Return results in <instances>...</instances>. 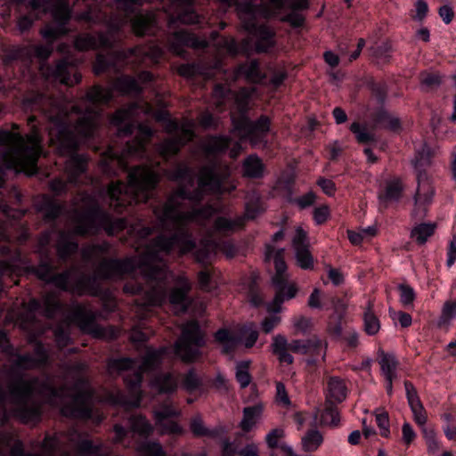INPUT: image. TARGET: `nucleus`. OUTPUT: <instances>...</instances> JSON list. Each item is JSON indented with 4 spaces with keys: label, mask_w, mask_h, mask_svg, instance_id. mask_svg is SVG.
<instances>
[{
    "label": "nucleus",
    "mask_w": 456,
    "mask_h": 456,
    "mask_svg": "<svg viewBox=\"0 0 456 456\" xmlns=\"http://www.w3.org/2000/svg\"><path fill=\"white\" fill-rule=\"evenodd\" d=\"M141 456H166L161 444L156 442H145L136 447Z\"/></svg>",
    "instance_id": "42"
},
{
    "label": "nucleus",
    "mask_w": 456,
    "mask_h": 456,
    "mask_svg": "<svg viewBox=\"0 0 456 456\" xmlns=\"http://www.w3.org/2000/svg\"><path fill=\"white\" fill-rule=\"evenodd\" d=\"M436 227L434 223L419 224L413 227L411 232V237L418 243L424 244L433 235Z\"/></svg>",
    "instance_id": "38"
},
{
    "label": "nucleus",
    "mask_w": 456,
    "mask_h": 456,
    "mask_svg": "<svg viewBox=\"0 0 456 456\" xmlns=\"http://www.w3.org/2000/svg\"><path fill=\"white\" fill-rule=\"evenodd\" d=\"M229 175H217L216 168L206 167L200 169L195 181L193 171L185 164L179 165L174 171L168 172L170 180L178 182L179 188L162 206L154 209V213L163 229L171 235L160 234L140 256L121 260L103 258L106 247L88 246L83 248L82 256L86 261H100L96 269V278H118L124 274L141 275L145 287L141 284L127 283L124 289L132 294H140L134 305L139 319L146 318L151 307L161 305L167 296V287L173 284L169 294V303L175 314L183 313L189 305L187 294L191 283L184 275L175 276L167 272L162 256L177 248L182 254L194 249L195 243L187 232V225L192 223L203 224L216 209L210 206L198 209L195 204L208 193H223L225 190L222 182Z\"/></svg>",
    "instance_id": "1"
},
{
    "label": "nucleus",
    "mask_w": 456,
    "mask_h": 456,
    "mask_svg": "<svg viewBox=\"0 0 456 456\" xmlns=\"http://www.w3.org/2000/svg\"><path fill=\"white\" fill-rule=\"evenodd\" d=\"M200 385V379L198 378V376L194 373V371L190 370L184 379L183 387L188 392H192V391L198 389Z\"/></svg>",
    "instance_id": "62"
},
{
    "label": "nucleus",
    "mask_w": 456,
    "mask_h": 456,
    "mask_svg": "<svg viewBox=\"0 0 456 456\" xmlns=\"http://www.w3.org/2000/svg\"><path fill=\"white\" fill-rule=\"evenodd\" d=\"M284 436V429L281 428H273L265 436V442L268 447L273 449L278 447V441Z\"/></svg>",
    "instance_id": "60"
},
{
    "label": "nucleus",
    "mask_w": 456,
    "mask_h": 456,
    "mask_svg": "<svg viewBox=\"0 0 456 456\" xmlns=\"http://www.w3.org/2000/svg\"><path fill=\"white\" fill-rule=\"evenodd\" d=\"M309 346L308 339H296L288 343L287 338L279 334L273 338L272 351L278 356L280 362L291 364L294 359L289 351L290 350L297 354H307Z\"/></svg>",
    "instance_id": "18"
},
{
    "label": "nucleus",
    "mask_w": 456,
    "mask_h": 456,
    "mask_svg": "<svg viewBox=\"0 0 456 456\" xmlns=\"http://www.w3.org/2000/svg\"><path fill=\"white\" fill-rule=\"evenodd\" d=\"M403 185L399 179H394L387 183L385 192L379 196L381 202L398 200L403 191Z\"/></svg>",
    "instance_id": "40"
},
{
    "label": "nucleus",
    "mask_w": 456,
    "mask_h": 456,
    "mask_svg": "<svg viewBox=\"0 0 456 456\" xmlns=\"http://www.w3.org/2000/svg\"><path fill=\"white\" fill-rule=\"evenodd\" d=\"M257 211L251 209L248 204L246 206V212L244 216H238L233 220L219 217L215 222V229L220 232H233L242 227L245 219H254L256 216Z\"/></svg>",
    "instance_id": "24"
},
{
    "label": "nucleus",
    "mask_w": 456,
    "mask_h": 456,
    "mask_svg": "<svg viewBox=\"0 0 456 456\" xmlns=\"http://www.w3.org/2000/svg\"><path fill=\"white\" fill-rule=\"evenodd\" d=\"M350 130L355 134L357 141L361 143H367L374 141V134L369 132L365 126L357 122L351 125Z\"/></svg>",
    "instance_id": "51"
},
{
    "label": "nucleus",
    "mask_w": 456,
    "mask_h": 456,
    "mask_svg": "<svg viewBox=\"0 0 456 456\" xmlns=\"http://www.w3.org/2000/svg\"><path fill=\"white\" fill-rule=\"evenodd\" d=\"M410 408L412 411V414H413V419L415 420V422L419 426L421 427V429L423 428H427L425 425L427 423V413H426V411L423 407V404L421 403V402L418 403H415V404H412V405H410Z\"/></svg>",
    "instance_id": "57"
},
{
    "label": "nucleus",
    "mask_w": 456,
    "mask_h": 456,
    "mask_svg": "<svg viewBox=\"0 0 456 456\" xmlns=\"http://www.w3.org/2000/svg\"><path fill=\"white\" fill-rule=\"evenodd\" d=\"M376 422L380 430V435L388 437L390 435L389 417L388 413L383 409H377L374 411Z\"/></svg>",
    "instance_id": "48"
},
{
    "label": "nucleus",
    "mask_w": 456,
    "mask_h": 456,
    "mask_svg": "<svg viewBox=\"0 0 456 456\" xmlns=\"http://www.w3.org/2000/svg\"><path fill=\"white\" fill-rule=\"evenodd\" d=\"M423 437L427 444L428 453L434 455L436 454L442 448L441 443L436 438V434L433 428H422Z\"/></svg>",
    "instance_id": "43"
},
{
    "label": "nucleus",
    "mask_w": 456,
    "mask_h": 456,
    "mask_svg": "<svg viewBox=\"0 0 456 456\" xmlns=\"http://www.w3.org/2000/svg\"><path fill=\"white\" fill-rule=\"evenodd\" d=\"M308 345L310 346L308 348V353L315 356H322L324 360L327 349V343L322 341L317 338H312L308 339Z\"/></svg>",
    "instance_id": "53"
},
{
    "label": "nucleus",
    "mask_w": 456,
    "mask_h": 456,
    "mask_svg": "<svg viewBox=\"0 0 456 456\" xmlns=\"http://www.w3.org/2000/svg\"><path fill=\"white\" fill-rule=\"evenodd\" d=\"M166 354L167 349L163 347L159 350H148L142 359L121 358L110 361L108 363L109 371L111 374H122L129 392V395L117 392L111 395L110 401L114 404L126 407H138L141 402L140 387L142 373L158 366Z\"/></svg>",
    "instance_id": "6"
},
{
    "label": "nucleus",
    "mask_w": 456,
    "mask_h": 456,
    "mask_svg": "<svg viewBox=\"0 0 456 456\" xmlns=\"http://www.w3.org/2000/svg\"><path fill=\"white\" fill-rule=\"evenodd\" d=\"M155 22V15L151 12H140L134 16L132 20V28H147L153 26Z\"/></svg>",
    "instance_id": "47"
},
{
    "label": "nucleus",
    "mask_w": 456,
    "mask_h": 456,
    "mask_svg": "<svg viewBox=\"0 0 456 456\" xmlns=\"http://www.w3.org/2000/svg\"><path fill=\"white\" fill-rule=\"evenodd\" d=\"M184 46L195 49L205 48L208 46V42L187 35L186 30H176L173 35L172 42L169 44L168 48L176 55H183Z\"/></svg>",
    "instance_id": "22"
},
{
    "label": "nucleus",
    "mask_w": 456,
    "mask_h": 456,
    "mask_svg": "<svg viewBox=\"0 0 456 456\" xmlns=\"http://www.w3.org/2000/svg\"><path fill=\"white\" fill-rule=\"evenodd\" d=\"M363 324L364 330L370 336L377 334L380 329L379 320L373 313V304L371 301H368L367 307L364 311Z\"/></svg>",
    "instance_id": "35"
},
{
    "label": "nucleus",
    "mask_w": 456,
    "mask_h": 456,
    "mask_svg": "<svg viewBox=\"0 0 456 456\" xmlns=\"http://www.w3.org/2000/svg\"><path fill=\"white\" fill-rule=\"evenodd\" d=\"M47 77H53L54 80L66 86H73L81 80V76L77 73H74L72 77L70 76L69 64L66 60L58 62L51 74H47Z\"/></svg>",
    "instance_id": "26"
},
{
    "label": "nucleus",
    "mask_w": 456,
    "mask_h": 456,
    "mask_svg": "<svg viewBox=\"0 0 456 456\" xmlns=\"http://www.w3.org/2000/svg\"><path fill=\"white\" fill-rule=\"evenodd\" d=\"M201 146L206 155H216L230 148L232 142L224 136L208 137L202 142Z\"/></svg>",
    "instance_id": "31"
},
{
    "label": "nucleus",
    "mask_w": 456,
    "mask_h": 456,
    "mask_svg": "<svg viewBox=\"0 0 456 456\" xmlns=\"http://www.w3.org/2000/svg\"><path fill=\"white\" fill-rule=\"evenodd\" d=\"M125 226L126 221L124 219L112 220L108 214L99 209H94L77 217L72 232L76 235H86L94 233L100 228H102L109 234H114L123 230Z\"/></svg>",
    "instance_id": "13"
},
{
    "label": "nucleus",
    "mask_w": 456,
    "mask_h": 456,
    "mask_svg": "<svg viewBox=\"0 0 456 456\" xmlns=\"http://www.w3.org/2000/svg\"><path fill=\"white\" fill-rule=\"evenodd\" d=\"M250 34L240 44L232 38L224 37L217 42L219 52L226 51L231 55L238 53L248 54L252 52H267L273 45V35L272 30H252Z\"/></svg>",
    "instance_id": "12"
},
{
    "label": "nucleus",
    "mask_w": 456,
    "mask_h": 456,
    "mask_svg": "<svg viewBox=\"0 0 456 456\" xmlns=\"http://www.w3.org/2000/svg\"><path fill=\"white\" fill-rule=\"evenodd\" d=\"M10 391L17 403V414L24 421L37 419L40 414L39 397L61 407L64 415L89 419L92 417V389L88 382L79 379L72 388L56 390L52 380L20 379L14 381Z\"/></svg>",
    "instance_id": "3"
},
{
    "label": "nucleus",
    "mask_w": 456,
    "mask_h": 456,
    "mask_svg": "<svg viewBox=\"0 0 456 456\" xmlns=\"http://www.w3.org/2000/svg\"><path fill=\"white\" fill-rule=\"evenodd\" d=\"M249 365V361H243L237 363L235 375L241 387H248L251 382V376L248 372Z\"/></svg>",
    "instance_id": "46"
},
{
    "label": "nucleus",
    "mask_w": 456,
    "mask_h": 456,
    "mask_svg": "<svg viewBox=\"0 0 456 456\" xmlns=\"http://www.w3.org/2000/svg\"><path fill=\"white\" fill-rule=\"evenodd\" d=\"M263 411L264 405L260 402L255 403L252 406L244 408L243 418L240 423V428L245 432L252 430L253 428L260 420Z\"/></svg>",
    "instance_id": "28"
},
{
    "label": "nucleus",
    "mask_w": 456,
    "mask_h": 456,
    "mask_svg": "<svg viewBox=\"0 0 456 456\" xmlns=\"http://www.w3.org/2000/svg\"><path fill=\"white\" fill-rule=\"evenodd\" d=\"M53 21L59 26H65L71 18L68 0H50L48 8Z\"/></svg>",
    "instance_id": "25"
},
{
    "label": "nucleus",
    "mask_w": 456,
    "mask_h": 456,
    "mask_svg": "<svg viewBox=\"0 0 456 456\" xmlns=\"http://www.w3.org/2000/svg\"><path fill=\"white\" fill-rule=\"evenodd\" d=\"M131 54H145L153 62H158L163 54V50L159 45H153L148 50H142L141 48L131 50Z\"/></svg>",
    "instance_id": "56"
},
{
    "label": "nucleus",
    "mask_w": 456,
    "mask_h": 456,
    "mask_svg": "<svg viewBox=\"0 0 456 456\" xmlns=\"http://www.w3.org/2000/svg\"><path fill=\"white\" fill-rule=\"evenodd\" d=\"M142 112L144 115L152 114L158 121H166V130L168 133H175L176 137L168 139L160 143L158 147L159 153L168 159L176 154L180 148L193 138L194 122L184 120L178 124L175 120L167 119V113L165 111H155L148 103L133 104L126 110H118L110 119V123L118 126V135L128 134L134 132V118Z\"/></svg>",
    "instance_id": "4"
},
{
    "label": "nucleus",
    "mask_w": 456,
    "mask_h": 456,
    "mask_svg": "<svg viewBox=\"0 0 456 456\" xmlns=\"http://www.w3.org/2000/svg\"><path fill=\"white\" fill-rule=\"evenodd\" d=\"M216 340L223 346V351L229 353L234 349L239 344H242L245 347H252L258 338V332L254 324L245 325L240 330L238 335L229 332L225 329L219 330L215 335Z\"/></svg>",
    "instance_id": "15"
},
{
    "label": "nucleus",
    "mask_w": 456,
    "mask_h": 456,
    "mask_svg": "<svg viewBox=\"0 0 456 456\" xmlns=\"http://www.w3.org/2000/svg\"><path fill=\"white\" fill-rule=\"evenodd\" d=\"M112 98V89L95 86L91 88L81 102L86 109L71 104L65 100L53 102L46 112L49 119L48 135L50 144L56 147L61 155H69L66 172L69 182L77 183V177L86 167L83 155L74 154L77 145L95 135L100 124L97 104L106 103Z\"/></svg>",
    "instance_id": "2"
},
{
    "label": "nucleus",
    "mask_w": 456,
    "mask_h": 456,
    "mask_svg": "<svg viewBox=\"0 0 456 456\" xmlns=\"http://www.w3.org/2000/svg\"><path fill=\"white\" fill-rule=\"evenodd\" d=\"M389 315L395 322L400 323L403 328L409 327L411 324L412 319L409 314L403 312H396L389 309Z\"/></svg>",
    "instance_id": "61"
},
{
    "label": "nucleus",
    "mask_w": 456,
    "mask_h": 456,
    "mask_svg": "<svg viewBox=\"0 0 456 456\" xmlns=\"http://www.w3.org/2000/svg\"><path fill=\"white\" fill-rule=\"evenodd\" d=\"M291 246L297 266L303 270H312L314 265V256L310 252L308 233L302 226L296 227Z\"/></svg>",
    "instance_id": "17"
},
{
    "label": "nucleus",
    "mask_w": 456,
    "mask_h": 456,
    "mask_svg": "<svg viewBox=\"0 0 456 456\" xmlns=\"http://www.w3.org/2000/svg\"><path fill=\"white\" fill-rule=\"evenodd\" d=\"M46 361V354L41 346L37 349V357L32 358L28 354L21 355L19 358V363L21 366L31 368L38 366Z\"/></svg>",
    "instance_id": "44"
},
{
    "label": "nucleus",
    "mask_w": 456,
    "mask_h": 456,
    "mask_svg": "<svg viewBox=\"0 0 456 456\" xmlns=\"http://www.w3.org/2000/svg\"><path fill=\"white\" fill-rule=\"evenodd\" d=\"M284 248H275L267 245L265 249V259L273 260L275 273L272 277V285L274 289V297L267 305V311L270 314H278L282 310V305L295 298L299 291L297 284L289 281L290 275L287 272V265L283 258Z\"/></svg>",
    "instance_id": "9"
},
{
    "label": "nucleus",
    "mask_w": 456,
    "mask_h": 456,
    "mask_svg": "<svg viewBox=\"0 0 456 456\" xmlns=\"http://www.w3.org/2000/svg\"><path fill=\"white\" fill-rule=\"evenodd\" d=\"M115 31L103 30L95 35L83 34L76 38L75 48L78 51H88L110 46L114 41Z\"/></svg>",
    "instance_id": "20"
},
{
    "label": "nucleus",
    "mask_w": 456,
    "mask_h": 456,
    "mask_svg": "<svg viewBox=\"0 0 456 456\" xmlns=\"http://www.w3.org/2000/svg\"><path fill=\"white\" fill-rule=\"evenodd\" d=\"M240 77H244L247 81L251 83H260L264 78L259 70L258 63L256 61H251L238 67L235 72V78Z\"/></svg>",
    "instance_id": "32"
},
{
    "label": "nucleus",
    "mask_w": 456,
    "mask_h": 456,
    "mask_svg": "<svg viewBox=\"0 0 456 456\" xmlns=\"http://www.w3.org/2000/svg\"><path fill=\"white\" fill-rule=\"evenodd\" d=\"M432 155L433 151L431 149L427 144L422 145L421 149L416 152V157L413 160L414 167L418 168L429 164Z\"/></svg>",
    "instance_id": "54"
},
{
    "label": "nucleus",
    "mask_w": 456,
    "mask_h": 456,
    "mask_svg": "<svg viewBox=\"0 0 456 456\" xmlns=\"http://www.w3.org/2000/svg\"><path fill=\"white\" fill-rule=\"evenodd\" d=\"M156 165L147 164L132 169L128 174V183H111L108 188L110 205L117 211L132 203L147 201L159 182Z\"/></svg>",
    "instance_id": "8"
},
{
    "label": "nucleus",
    "mask_w": 456,
    "mask_h": 456,
    "mask_svg": "<svg viewBox=\"0 0 456 456\" xmlns=\"http://www.w3.org/2000/svg\"><path fill=\"white\" fill-rule=\"evenodd\" d=\"M77 449L79 451L80 456H90L93 454L100 453L101 447L100 445H94L93 443L87 439L82 440L77 444Z\"/></svg>",
    "instance_id": "58"
},
{
    "label": "nucleus",
    "mask_w": 456,
    "mask_h": 456,
    "mask_svg": "<svg viewBox=\"0 0 456 456\" xmlns=\"http://www.w3.org/2000/svg\"><path fill=\"white\" fill-rule=\"evenodd\" d=\"M77 248V243L73 241L71 239H67L64 234H61L60 240L58 241L57 250L59 256L64 258L76 251Z\"/></svg>",
    "instance_id": "49"
},
{
    "label": "nucleus",
    "mask_w": 456,
    "mask_h": 456,
    "mask_svg": "<svg viewBox=\"0 0 456 456\" xmlns=\"http://www.w3.org/2000/svg\"><path fill=\"white\" fill-rule=\"evenodd\" d=\"M456 318V301H446L442 308V314L439 320V325L448 324Z\"/></svg>",
    "instance_id": "50"
},
{
    "label": "nucleus",
    "mask_w": 456,
    "mask_h": 456,
    "mask_svg": "<svg viewBox=\"0 0 456 456\" xmlns=\"http://www.w3.org/2000/svg\"><path fill=\"white\" fill-rule=\"evenodd\" d=\"M131 430L140 436L147 437L152 431V425L142 415L132 416L129 419Z\"/></svg>",
    "instance_id": "36"
},
{
    "label": "nucleus",
    "mask_w": 456,
    "mask_h": 456,
    "mask_svg": "<svg viewBox=\"0 0 456 456\" xmlns=\"http://www.w3.org/2000/svg\"><path fill=\"white\" fill-rule=\"evenodd\" d=\"M72 318L84 332L91 334L94 338L111 339L117 337L115 329L98 325L94 321V313L84 305H75Z\"/></svg>",
    "instance_id": "16"
},
{
    "label": "nucleus",
    "mask_w": 456,
    "mask_h": 456,
    "mask_svg": "<svg viewBox=\"0 0 456 456\" xmlns=\"http://www.w3.org/2000/svg\"><path fill=\"white\" fill-rule=\"evenodd\" d=\"M39 279L53 283L56 288L62 290L70 291L77 295H96L98 288L91 283L95 282V279H91L84 275H79L75 270H69L58 275H52L51 267L48 265H40L36 271Z\"/></svg>",
    "instance_id": "10"
},
{
    "label": "nucleus",
    "mask_w": 456,
    "mask_h": 456,
    "mask_svg": "<svg viewBox=\"0 0 456 456\" xmlns=\"http://www.w3.org/2000/svg\"><path fill=\"white\" fill-rule=\"evenodd\" d=\"M42 154L41 139L38 131L26 136L16 131L0 132V167L13 169L28 175L36 174L37 160Z\"/></svg>",
    "instance_id": "5"
},
{
    "label": "nucleus",
    "mask_w": 456,
    "mask_h": 456,
    "mask_svg": "<svg viewBox=\"0 0 456 456\" xmlns=\"http://www.w3.org/2000/svg\"><path fill=\"white\" fill-rule=\"evenodd\" d=\"M254 92V88H242L237 94H233L226 87L218 85L214 89L213 101L216 108H220L231 99L234 101L235 108L239 113L238 117L232 113V134L239 136L240 140H248L255 146L265 137L270 129V120L267 117L262 116L257 121L252 122L246 116L248 101Z\"/></svg>",
    "instance_id": "7"
},
{
    "label": "nucleus",
    "mask_w": 456,
    "mask_h": 456,
    "mask_svg": "<svg viewBox=\"0 0 456 456\" xmlns=\"http://www.w3.org/2000/svg\"><path fill=\"white\" fill-rule=\"evenodd\" d=\"M153 134V131L146 124H139L136 126L135 139L128 142L126 148L119 154L112 147H110L106 152L104 159L102 161V168L110 173L109 166L110 163H116L121 169L127 167L126 159L129 157H142L145 152L146 144Z\"/></svg>",
    "instance_id": "11"
},
{
    "label": "nucleus",
    "mask_w": 456,
    "mask_h": 456,
    "mask_svg": "<svg viewBox=\"0 0 456 456\" xmlns=\"http://www.w3.org/2000/svg\"><path fill=\"white\" fill-rule=\"evenodd\" d=\"M114 89L121 94L138 93L141 90L139 82L130 77H121L118 78L115 82Z\"/></svg>",
    "instance_id": "41"
},
{
    "label": "nucleus",
    "mask_w": 456,
    "mask_h": 456,
    "mask_svg": "<svg viewBox=\"0 0 456 456\" xmlns=\"http://www.w3.org/2000/svg\"><path fill=\"white\" fill-rule=\"evenodd\" d=\"M288 5L291 9V12L287 15L281 18V20L287 21L292 27L298 28L304 25L305 17L302 13L297 11L305 10L308 8L307 0H290Z\"/></svg>",
    "instance_id": "30"
},
{
    "label": "nucleus",
    "mask_w": 456,
    "mask_h": 456,
    "mask_svg": "<svg viewBox=\"0 0 456 456\" xmlns=\"http://www.w3.org/2000/svg\"><path fill=\"white\" fill-rule=\"evenodd\" d=\"M202 248L196 249L194 252L195 258L200 263H206L208 259L217 251H222L231 257L233 256V248L230 243H216L211 240H206L201 243Z\"/></svg>",
    "instance_id": "23"
},
{
    "label": "nucleus",
    "mask_w": 456,
    "mask_h": 456,
    "mask_svg": "<svg viewBox=\"0 0 456 456\" xmlns=\"http://www.w3.org/2000/svg\"><path fill=\"white\" fill-rule=\"evenodd\" d=\"M379 363L385 379L396 378L398 362L394 354L381 353Z\"/></svg>",
    "instance_id": "34"
},
{
    "label": "nucleus",
    "mask_w": 456,
    "mask_h": 456,
    "mask_svg": "<svg viewBox=\"0 0 456 456\" xmlns=\"http://www.w3.org/2000/svg\"><path fill=\"white\" fill-rule=\"evenodd\" d=\"M191 429L195 436H206L209 437H218L224 434L223 428H216L214 429L206 428L200 417H195L191 422Z\"/></svg>",
    "instance_id": "39"
},
{
    "label": "nucleus",
    "mask_w": 456,
    "mask_h": 456,
    "mask_svg": "<svg viewBox=\"0 0 456 456\" xmlns=\"http://www.w3.org/2000/svg\"><path fill=\"white\" fill-rule=\"evenodd\" d=\"M416 438V433L408 422H404L402 426V440L404 444L410 445Z\"/></svg>",
    "instance_id": "63"
},
{
    "label": "nucleus",
    "mask_w": 456,
    "mask_h": 456,
    "mask_svg": "<svg viewBox=\"0 0 456 456\" xmlns=\"http://www.w3.org/2000/svg\"><path fill=\"white\" fill-rule=\"evenodd\" d=\"M243 173L248 177H261L264 174V165L261 159L256 155L248 156L243 162Z\"/></svg>",
    "instance_id": "33"
},
{
    "label": "nucleus",
    "mask_w": 456,
    "mask_h": 456,
    "mask_svg": "<svg viewBox=\"0 0 456 456\" xmlns=\"http://www.w3.org/2000/svg\"><path fill=\"white\" fill-rule=\"evenodd\" d=\"M346 397V387L344 381L338 377L330 378L327 384V403H341Z\"/></svg>",
    "instance_id": "29"
},
{
    "label": "nucleus",
    "mask_w": 456,
    "mask_h": 456,
    "mask_svg": "<svg viewBox=\"0 0 456 456\" xmlns=\"http://www.w3.org/2000/svg\"><path fill=\"white\" fill-rule=\"evenodd\" d=\"M456 261V234H454L449 242L447 251L446 265L450 268Z\"/></svg>",
    "instance_id": "64"
},
{
    "label": "nucleus",
    "mask_w": 456,
    "mask_h": 456,
    "mask_svg": "<svg viewBox=\"0 0 456 456\" xmlns=\"http://www.w3.org/2000/svg\"><path fill=\"white\" fill-rule=\"evenodd\" d=\"M434 189L430 181L422 174H418V188L414 196V208L411 216L415 219H422L428 213L432 202Z\"/></svg>",
    "instance_id": "19"
},
{
    "label": "nucleus",
    "mask_w": 456,
    "mask_h": 456,
    "mask_svg": "<svg viewBox=\"0 0 456 456\" xmlns=\"http://www.w3.org/2000/svg\"><path fill=\"white\" fill-rule=\"evenodd\" d=\"M179 411L169 404H165L154 411L156 427L161 435L181 434L182 428L172 419Z\"/></svg>",
    "instance_id": "21"
},
{
    "label": "nucleus",
    "mask_w": 456,
    "mask_h": 456,
    "mask_svg": "<svg viewBox=\"0 0 456 456\" xmlns=\"http://www.w3.org/2000/svg\"><path fill=\"white\" fill-rule=\"evenodd\" d=\"M43 305L45 315L49 318L53 317L61 308L57 297L54 294L46 295L44 297Z\"/></svg>",
    "instance_id": "52"
},
{
    "label": "nucleus",
    "mask_w": 456,
    "mask_h": 456,
    "mask_svg": "<svg viewBox=\"0 0 456 456\" xmlns=\"http://www.w3.org/2000/svg\"><path fill=\"white\" fill-rule=\"evenodd\" d=\"M323 436L316 429L308 431L301 439L303 450L308 452H315L322 444Z\"/></svg>",
    "instance_id": "37"
},
{
    "label": "nucleus",
    "mask_w": 456,
    "mask_h": 456,
    "mask_svg": "<svg viewBox=\"0 0 456 456\" xmlns=\"http://www.w3.org/2000/svg\"><path fill=\"white\" fill-rule=\"evenodd\" d=\"M178 377L173 373H162L151 382L152 389L161 394H170L178 387Z\"/></svg>",
    "instance_id": "27"
},
{
    "label": "nucleus",
    "mask_w": 456,
    "mask_h": 456,
    "mask_svg": "<svg viewBox=\"0 0 456 456\" xmlns=\"http://www.w3.org/2000/svg\"><path fill=\"white\" fill-rule=\"evenodd\" d=\"M292 322L297 333L305 334L309 331L312 327L311 319L301 315L294 317Z\"/></svg>",
    "instance_id": "59"
},
{
    "label": "nucleus",
    "mask_w": 456,
    "mask_h": 456,
    "mask_svg": "<svg viewBox=\"0 0 456 456\" xmlns=\"http://www.w3.org/2000/svg\"><path fill=\"white\" fill-rule=\"evenodd\" d=\"M330 404L327 403L325 410L321 414L320 422L325 426L337 427L340 420L338 410Z\"/></svg>",
    "instance_id": "45"
},
{
    "label": "nucleus",
    "mask_w": 456,
    "mask_h": 456,
    "mask_svg": "<svg viewBox=\"0 0 456 456\" xmlns=\"http://www.w3.org/2000/svg\"><path fill=\"white\" fill-rule=\"evenodd\" d=\"M205 345L204 335L197 322L191 321L182 327V334L175 342V352L183 362L195 361Z\"/></svg>",
    "instance_id": "14"
},
{
    "label": "nucleus",
    "mask_w": 456,
    "mask_h": 456,
    "mask_svg": "<svg viewBox=\"0 0 456 456\" xmlns=\"http://www.w3.org/2000/svg\"><path fill=\"white\" fill-rule=\"evenodd\" d=\"M398 290L402 305L404 306L411 305L416 297L413 288L407 284H400L398 285Z\"/></svg>",
    "instance_id": "55"
}]
</instances>
